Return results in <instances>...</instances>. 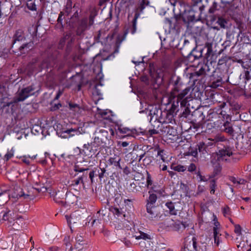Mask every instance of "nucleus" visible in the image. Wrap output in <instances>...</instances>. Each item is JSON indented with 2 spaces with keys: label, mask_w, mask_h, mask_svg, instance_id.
Wrapping results in <instances>:
<instances>
[{
  "label": "nucleus",
  "mask_w": 251,
  "mask_h": 251,
  "mask_svg": "<svg viewBox=\"0 0 251 251\" xmlns=\"http://www.w3.org/2000/svg\"><path fill=\"white\" fill-rule=\"evenodd\" d=\"M37 31V27L36 25H32L29 26L28 28V32L30 34V37H28V35H26L22 29H19L17 30L14 36V39L13 44L17 45V41H25L27 39L30 40L31 37L33 39L34 37L36 36Z\"/></svg>",
  "instance_id": "nucleus-1"
},
{
  "label": "nucleus",
  "mask_w": 251,
  "mask_h": 251,
  "mask_svg": "<svg viewBox=\"0 0 251 251\" xmlns=\"http://www.w3.org/2000/svg\"><path fill=\"white\" fill-rule=\"evenodd\" d=\"M55 65V61L52 58H47L43 61L40 65L41 70L50 69L49 73L46 75V80L48 82L51 83L53 81L55 75L52 72V68Z\"/></svg>",
  "instance_id": "nucleus-2"
},
{
  "label": "nucleus",
  "mask_w": 251,
  "mask_h": 251,
  "mask_svg": "<svg viewBox=\"0 0 251 251\" xmlns=\"http://www.w3.org/2000/svg\"><path fill=\"white\" fill-rule=\"evenodd\" d=\"M33 48V42L32 39H30L29 42L23 44L20 46L13 44L11 50L16 55L19 56L28 52Z\"/></svg>",
  "instance_id": "nucleus-3"
},
{
  "label": "nucleus",
  "mask_w": 251,
  "mask_h": 251,
  "mask_svg": "<svg viewBox=\"0 0 251 251\" xmlns=\"http://www.w3.org/2000/svg\"><path fill=\"white\" fill-rule=\"evenodd\" d=\"M35 87L31 85L19 90L14 98V101L15 102L23 101L28 97L35 94Z\"/></svg>",
  "instance_id": "nucleus-4"
},
{
  "label": "nucleus",
  "mask_w": 251,
  "mask_h": 251,
  "mask_svg": "<svg viewBox=\"0 0 251 251\" xmlns=\"http://www.w3.org/2000/svg\"><path fill=\"white\" fill-rule=\"evenodd\" d=\"M147 212V217L151 220H158L161 217L160 215L158 207L154 205H151L150 204H146Z\"/></svg>",
  "instance_id": "nucleus-5"
},
{
  "label": "nucleus",
  "mask_w": 251,
  "mask_h": 251,
  "mask_svg": "<svg viewBox=\"0 0 251 251\" xmlns=\"http://www.w3.org/2000/svg\"><path fill=\"white\" fill-rule=\"evenodd\" d=\"M200 13L196 12L193 9H191L188 11H185L182 16V20L185 23L198 21L200 19Z\"/></svg>",
  "instance_id": "nucleus-6"
},
{
  "label": "nucleus",
  "mask_w": 251,
  "mask_h": 251,
  "mask_svg": "<svg viewBox=\"0 0 251 251\" xmlns=\"http://www.w3.org/2000/svg\"><path fill=\"white\" fill-rule=\"evenodd\" d=\"M232 149L229 147H225L224 149L220 150L217 153L218 158L221 160H226V158H225L226 156H230L232 155Z\"/></svg>",
  "instance_id": "nucleus-7"
},
{
  "label": "nucleus",
  "mask_w": 251,
  "mask_h": 251,
  "mask_svg": "<svg viewBox=\"0 0 251 251\" xmlns=\"http://www.w3.org/2000/svg\"><path fill=\"white\" fill-rule=\"evenodd\" d=\"M207 66L206 64L203 65L199 71L191 73L190 78L194 81L198 80V77L201 76H204L206 75V70Z\"/></svg>",
  "instance_id": "nucleus-8"
},
{
  "label": "nucleus",
  "mask_w": 251,
  "mask_h": 251,
  "mask_svg": "<svg viewBox=\"0 0 251 251\" xmlns=\"http://www.w3.org/2000/svg\"><path fill=\"white\" fill-rule=\"evenodd\" d=\"M65 218L67 221L68 224H69L71 230L73 231L72 227L71 226L72 223L75 224L79 222L81 220V217L77 212H75L72 214L70 216L68 215L65 216Z\"/></svg>",
  "instance_id": "nucleus-9"
},
{
  "label": "nucleus",
  "mask_w": 251,
  "mask_h": 251,
  "mask_svg": "<svg viewBox=\"0 0 251 251\" xmlns=\"http://www.w3.org/2000/svg\"><path fill=\"white\" fill-rule=\"evenodd\" d=\"M88 21L87 19H82L79 23L76 31V34L77 36H83L84 34V31L88 29Z\"/></svg>",
  "instance_id": "nucleus-10"
},
{
  "label": "nucleus",
  "mask_w": 251,
  "mask_h": 251,
  "mask_svg": "<svg viewBox=\"0 0 251 251\" xmlns=\"http://www.w3.org/2000/svg\"><path fill=\"white\" fill-rule=\"evenodd\" d=\"M75 249H77V251H82L84 247L87 245L83 236L80 234H77L75 238Z\"/></svg>",
  "instance_id": "nucleus-11"
},
{
  "label": "nucleus",
  "mask_w": 251,
  "mask_h": 251,
  "mask_svg": "<svg viewBox=\"0 0 251 251\" xmlns=\"http://www.w3.org/2000/svg\"><path fill=\"white\" fill-rule=\"evenodd\" d=\"M189 91H190V88L189 87H187V88L184 89L182 91H181L179 93H178V92L175 91V90H174L172 92L171 95H172V97H173L174 98H176V100L179 102V101L181 100H182L186 98L185 96L188 94V93L189 92Z\"/></svg>",
  "instance_id": "nucleus-12"
},
{
  "label": "nucleus",
  "mask_w": 251,
  "mask_h": 251,
  "mask_svg": "<svg viewBox=\"0 0 251 251\" xmlns=\"http://www.w3.org/2000/svg\"><path fill=\"white\" fill-rule=\"evenodd\" d=\"M192 116L195 117V120L198 121L202 124L205 118L202 108H199L196 109L192 113Z\"/></svg>",
  "instance_id": "nucleus-13"
},
{
  "label": "nucleus",
  "mask_w": 251,
  "mask_h": 251,
  "mask_svg": "<svg viewBox=\"0 0 251 251\" xmlns=\"http://www.w3.org/2000/svg\"><path fill=\"white\" fill-rule=\"evenodd\" d=\"M196 147L200 152V157L205 158V155L208 154V145L203 142H201Z\"/></svg>",
  "instance_id": "nucleus-14"
},
{
  "label": "nucleus",
  "mask_w": 251,
  "mask_h": 251,
  "mask_svg": "<svg viewBox=\"0 0 251 251\" xmlns=\"http://www.w3.org/2000/svg\"><path fill=\"white\" fill-rule=\"evenodd\" d=\"M10 10V5L8 3H1L0 2V16H7Z\"/></svg>",
  "instance_id": "nucleus-15"
},
{
  "label": "nucleus",
  "mask_w": 251,
  "mask_h": 251,
  "mask_svg": "<svg viewBox=\"0 0 251 251\" xmlns=\"http://www.w3.org/2000/svg\"><path fill=\"white\" fill-rule=\"evenodd\" d=\"M226 103L225 102L221 103L218 106V107H219V109L220 110L219 113H218V111H216V112L213 111L212 112L210 113L209 114V119L210 118L211 115L212 116V117L213 118L214 117H216L218 116V114H220V115H222L223 117L224 118L225 116H226V112L225 111L221 110L223 108H225V106H226Z\"/></svg>",
  "instance_id": "nucleus-16"
},
{
  "label": "nucleus",
  "mask_w": 251,
  "mask_h": 251,
  "mask_svg": "<svg viewBox=\"0 0 251 251\" xmlns=\"http://www.w3.org/2000/svg\"><path fill=\"white\" fill-rule=\"evenodd\" d=\"M188 226L186 223L180 222L179 221L175 222L173 224L172 229L175 231H179L182 229H185Z\"/></svg>",
  "instance_id": "nucleus-17"
},
{
  "label": "nucleus",
  "mask_w": 251,
  "mask_h": 251,
  "mask_svg": "<svg viewBox=\"0 0 251 251\" xmlns=\"http://www.w3.org/2000/svg\"><path fill=\"white\" fill-rule=\"evenodd\" d=\"M121 158L119 156H115L114 157H110L108 160V163L111 165H113L119 169H122V168L120 165V161Z\"/></svg>",
  "instance_id": "nucleus-18"
},
{
  "label": "nucleus",
  "mask_w": 251,
  "mask_h": 251,
  "mask_svg": "<svg viewBox=\"0 0 251 251\" xmlns=\"http://www.w3.org/2000/svg\"><path fill=\"white\" fill-rule=\"evenodd\" d=\"M9 191H4L0 193V205H4L9 199Z\"/></svg>",
  "instance_id": "nucleus-19"
},
{
  "label": "nucleus",
  "mask_w": 251,
  "mask_h": 251,
  "mask_svg": "<svg viewBox=\"0 0 251 251\" xmlns=\"http://www.w3.org/2000/svg\"><path fill=\"white\" fill-rule=\"evenodd\" d=\"M101 139H100L99 137H95L94 141L90 143V145L91 146V150L97 151V148L100 146L102 141Z\"/></svg>",
  "instance_id": "nucleus-20"
},
{
  "label": "nucleus",
  "mask_w": 251,
  "mask_h": 251,
  "mask_svg": "<svg viewBox=\"0 0 251 251\" xmlns=\"http://www.w3.org/2000/svg\"><path fill=\"white\" fill-rule=\"evenodd\" d=\"M223 126L224 128L223 129V130L225 132L227 133L230 135H233L234 130L232 128V125L230 124V123L228 122H226V123H224Z\"/></svg>",
  "instance_id": "nucleus-21"
},
{
  "label": "nucleus",
  "mask_w": 251,
  "mask_h": 251,
  "mask_svg": "<svg viewBox=\"0 0 251 251\" xmlns=\"http://www.w3.org/2000/svg\"><path fill=\"white\" fill-rule=\"evenodd\" d=\"M63 133H67L69 135V137L75 136L81 134L79 130V128H69L65 130Z\"/></svg>",
  "instance_id": "nucleus-22"
},
{
  "label": "nucleus",
  "mask_w": 251,
  "mask_h": 251,
  "mask_svg": "<svg viewBox=\"0 0 251 251\" xmlns=\"http://www.w3.org/2000/svg\"><path fill=\"white\" fill-rule=\"evenodd\" d=\"M76 200V197L71 192L66 193L65 194V203L68 204L73 203Z\"/></svg>",
  "instance_id": "nucleus-23"
},
{
  "label": "nucleus",
  "mask_w": 251,
  "mask_h": 251,
  "mask_svg": "<svg viewBox=\"0 0 251 251\" xmlns=\"http://www.w3.org/2000/svg\"><path fill=\"white\" fill-rule=\"evenodd\" d=\"M98 12V10L95 7L91 9L89 17V26H91L93 24L94 18L97 15Z\"/></svg>",
  "instance_id": "nucleus-24"
},
{
  "label": "nucleus",
  "mask_w": 251,
  "mask_h": 251,
  "mask_svg": "<svg viewBox=\"0 0 251 251\" xmlns=\"http://www.w3.org/2000/svg\"><path fill=\"white\" fill-rule=\"evenodd\" d=\"M130 190L133 192L136 193L140 192L141 190V186L140 183L133 182L131 183L129 187Z\"/></svg>",
  "instance_id": "nucleus-25"
},
{
  "label": "nucleus",
  "mask_w": 251,
  "mask_h": 251,
  "mask_svg": "<svg viewBox=\"0 0 251 251\" xmlns=\"http://www.w3.org/2000/svg\"><path fill=\"white\" fill-rule=\"evenodd\" d=\"M149 193L150 194V196L147 200V204H150L151 205H154L157 200L156 195L152 193L151 191H149Z\"/></svg>",
  "instance_id": "nucleus-26"
},
{
  "label": "nucleus",
  "mask_w": 251,
  "mask_h": 251,
  "mask_svg": "<svg viewBox=\"0 0 251 251\" xmlns=\"http://www.w3.org/2000/svg\"><path fill=\"white\" fill-rule=\"evenodd\" d=\"M69 105L70 109L74 110L77 113H81L83 111V109L77 104L70 103Z\"/></svg>",
  "instance_id": "nucleus-27"
},
{
  "label": "nucleus",
  "mask_w": 251,
  "mask_h": 251,
  "mask_svg": "<svg viewBox=\"0 0 251 251\" xmlns=\"http://www.w3.org/2000/svg\"><path fill=\"white\" fill-rule=\"evenodd\" d=\"M166 205L169 208L171 214L174 215L177 214V210L175 209L174 203L172 202H168L166 203Z\"/></svg>",
  "instance_id": "nucleus-28"
},
{
  "label": "nucleus",
  "mask_w": 251,
  "mask_h": 251,
  "mask_svg": "<svg viewBox=\"0 0 251 251\" xmlns=\"http://www.w3.org/2000/svg\"><path fill=\"white\" fill-rule=\"evenodd\" d=\"M74 14L71 16L69 22L74 23L76 22L78 18V13L77 7L74 6L73 12Z\"/></svg>",
  "instance_id": "nucleus-29"
},
{
  "label": "nucleus",
  "mask_w": 251,
  "mask_h": 251,
  "mask_svg": "<svg viewBox=\"0 0 251 251\" xmlns=\"http://www.w3.org/2000/svg\"><path fill=\"white\" fill-rule=\"evenodd\" d=\"M74 6L72 7V2L70 0H68L66 7L64 9V13L67 15L73 12Z\"/></svg>",
  "instance_id": "nucleus-30"
},
{
  "label": "nucleus",
  "mask_w": 251,
  "mask_h": 251,
  "mask_svg": "<svg viewBox=\"0 0 251 251\" xmlns=\"http://www.w3.org/2000/svg\"><path fill=\"white\" fill-rule=\"evenodd\" d=\"M208 140L213 141L214 143H218L219 142H224L226 140V139L224 136L217 135L213 138H209Z\"/></svg>",
  "instance_id": "nucleus-31"
},
{
  "label": "nucleus",
  "mask_w": 251,
  "mask_h": 251,
  "mask_svg": "<svg viewBox=\"0 0 251 251\" xmlns=\"http://www.w3.org/2000/svg\"><path fill=\"white\" fill-rule=\"evenodd\" d=\"M20 197H23L24 199L31 200L34 198V196L30 192H28L27 194H25L23 192H21L20 194H18Z\"/></svg>",
  "instance_id": "nucleus-32"
},
{
  "label": "nucleus",
  "mask_w": 251,
  "mask_h": 251,
  "mask_svg": "<svg viewBox=\"0 0 251 251\" xmlns=\"http://www.w3.org/2000/svg\"><path fill=\"white\" fill-rule=\"evenodd\" d=\"M189 239H191L192 241V245L193 246V249L195 250H197V238L194 236H188L185 238V242L187 243Z\"/></svg>",
  "instance_id": "nucleus-33"
},
{
  "label": "nucleus",
  "mask_w": 251,
  "mask_h": 251,
  "mask_svg": "<svg viewBox=\"0 0 251 251\" xmlns=\"http://www.w3.org/2000/svg\"><path fill=\"white\" fill-rule=\"evenodd\" d=\"M16 220L19 222L18 221L14 222L12 225V227L13 229L18 230L21 226L20 225H23V221L21 217L16 218Z\"/></svg>",
  "instance_id": "nucleus-34"
},
{
  "label": "nucleus",
  "mask_w": 251,
  "mask_h": 251,
  "mask_svg": "<svg viewBox=\"0 0 251 251\" xmlns=\"http://www.w3.org/2000/svg\"><path fill=\"white\" fill-rule=\"evenodd\" d=\"M174 223V220L171 218H167L163 223V225L165 228H171L172 229L173 224Z\"/></svg>",
  "instance_id": "nucleus-35"
},
{
  "label": "nucleus",
  "mask_w": 251,
  "mask_h": 251,
  "mask_svg": "<svg viewBox=\"0 0 251 251\" xmlns=\"http://www.w3.org/2000/svg\"><path fill=\"white\" fill-rule=\"evenodd\" d=\"M173 79H174V85L175 87L174 89L175 91L179 92L178 86L180 85V78L179 76H174Z\"/></svg>",
  "instance_id": "nucleus-36"
},
{
  "label": "nucleus",
  "mask_w": 251,
  "mask_h": 251,
  "mask_svg": "<svg viewBox=\"0 0 251 251\" xmlns=\"http://www.w3.org/2000/svg\"><path fill=\"white\" fill-rule=\"evenodd\" d=\"M148 109L150 110V115L151 116L157 115L158 113L160 111L156 106H153L152 105L149 106Z\"/></svg>",
  "instance_id": "nucleus-37"
},
{
  "label": "nucleus",
  "mask_w": 251,
  "mask_h": 251,
  "mask_svg": "<svg viewBox=\"0 0 251 251\" xmlns=\"http://www.w3.org/2000/svg\"><path fill=\"white\" fill-rule=\"evenodd\" d=\"M171 169L173 170L180 172H184L186 169V167L182 165H173L171 166Z\"/></svg>",
  "instance_id": "nucleus-38"
},
{
  "label": "nucleus",
  "mask_w": 251,
  "mask_h": 251,
  "mask_svg": "<svg viewBox=\"0 0 251 251\" xmlns=\"http://www.w3.org/2000/svg\"><path fill=\"white\" fill-rule=\"evenodd\" d=\"M219 231L218 227H213V235L214 238L215 243L216 244L217 246H218L219 244V240H218L217 241V238L218 236H219Z\"/></svg>",
  "instance_id": "nucleus-39"
},
{
  "label": "nucleus",
  "mask_w": 251,
  "mask_h": 251,
  "mask_svg": "<svg viewBox=\"0 0 251 251\" xmlns=\"http://www.w3.org/2000/svg\"><path fill=\"white\" fill-rule=\"evenodd\" d=\"M218 10V3L216 1H213L212 5L209 9L208 12L210 14L214 13L216 10Z\"/></svg>",
  "instance_id": "nucleus-40"
},
{
  "label": "nucleus",
  "mask_w": 251,
  "mask_h": 251,
  "mask_svg": "<svg viewBox=\"0 0 251 251\" xmlns=\"http://www.w3.org/2000/svg\"><path fill=\"white\" fill-rule=\"evenodd\" d=\"M189 153L192 156L197 157L198 155V149L197 147L196 148H191L189 149Z\"/></svg>",
  "instance_id": "nucleus-41"
},
{
  "label": "nucleus",
  "mask_w": 251,
  "mask_h": 251,
  "mask_svg": "<svg viewBox=\"0 0 251 251\" xmlns=\"http://www.w3.org/2000/svg\"><path fill=\"white\" fill-rule=\"evenodd\" d=\"M205 47L207 48V55H210L212 53V43L207 42L205 43Z\"/></svg>",
  "instance_id": "nucleus-42"
},
{
  "label": "nucleus",
  "mask_w": 251,
  "mask_h": 251,
  "mask_svg": "<svg viewBox=\"0 0 251 251\" xmlns=\"http://www.w3.org/2000/svg\"><path fill=\"white\" fill-rule=\"evenodd\" d=\"M110 211L115 215H117L118 216L122 214V212L121 210L118 209L117 207H112L110 208Z\"/></svg>",
  "instance_id": "nucleus-43"
},
{
  "label": "nucleus",
  "mask_w": 251,
  "mask_h": 251,
  "mask_svg": "<svg viewBox=\"0 0 251 251\" xmlns=\"http://www.w3.org/2000/svg\"><path fill=\"white\" fill-rule=\"evenodd\" d=\"M150 190L152 193L155 192L157 194H160L161 193V190L159 189V187L157 185H153L150 188Z\"/></svg>",
  "instance_id": "nucleus-44"
},
{
  "label": "nucleus",
  "mask_w": 251,
  "mask_h": 251,
  "mask_svg": "<svg viewBox=\"0 0 251 251\" xmlns=\"http://www.w3.org/2000/svg\"><path fill=\"white\" fill-rule=\"evenodd\" d=\"M136 23L137 22L132 21V24L131 27L128 29V31L131 34H134L136 31Z\"/></svg>",
  "instance_id": "nucleus-45"
},
{
  "label": "nucleus",
  "mask_w": 251,
  "mask_h": 251,
  "mask_svg": "<svg viewBox=\"0 0 251 251\" xmlns=\"http://www.w3.org/2000/svg\"><path fill=\"white\" fill-rule=\"evenodd\" d=\"M152 161V157L151 156H146L145 158H144L143 159V162L144 165H149L151 164Z\"/></svg>",
  "instance_id": "nucleus-46"
},
{
  "label": "nucleus",
  "mask_w": 251,
  "mask_h": 251,
  "mask_svg": "<svg viewBox=\"0 0 251 251\" xmlns=\"http://www.w3.org/2000/svg\"><path fill=\"white\" fill-rule=\"evenodd\" d=\"M157 155L160 157L163 162L166 161L167 157L165 156V154L164 153V151L163 150H158Z\"/></svg>",
  "instance_id": "nucleus-47"
},
{
  "label": "nucleus",
  "mask_w": 251,
  "mask_h": 251,
  "mask_svg": "<svg viewBox=\"0 0 251 251\" xmlns=\"http://www.w3.org/2000/svg\"><path fill=\"white\" fill-rule=\"evenodd\" d=\"M216 187V182L215 180L212 179L210 181V193L214 194L215 192V188Z\"/></svg>",
  "instance_id": "nucleus-48"
},
{
  "label": "nucleus",
  "mask_w": 251,
  "mask_h": 251,
  "mask_svg": "<svg viewBox=\"0 0 251 251\" xmlns=\"http://www.w3.org/2000/svg\"><path fill=\"white\" fill-rule=\"evenodd\" d=\"M83 176H85L86 177H87V175H84V174H83L82 176H79L77 179L74 180L75 184V185H78L80 183H81L84 184V182H83Z\"/></svg>",
  "instance_id": "nucleus-49"
},
{
  "label": "nucleus",
  "mask_w": 251,
  "mask_h": 251,
  "mask_svg": "<svg viewBox=\"0 0 251 251\" xmlns=\"http://www.w3.org/2000/svg\"><path fill=\"white\" fill-rule=\"evenodd\" d=\"M175 101H175L174 102V103L172 105V107L171 108V111L173 113L175 112V111L177 109L178 106L179 102H178L176 100Z\"/></svg>",
  "instance_id": "nucleus-50"
},
{
  "label": "nucleus",
  "mask_w": 251,
  "mask_h": 251,
  "mask_svg": "<svg viewBox=\"0 0 251 251\" xmlns=\"http://www.w3.org/2000/svg\"><path fill=\"white\" fill-rule=\"evenodd\" d=\"M119 130L121 133H126L127 135H129L131 133L130 130L126 127L119 128Z\"/></svg>",
  "instance_id": "nucleus-51"
},
{
  "label": "nucleus",
  "mask_w": 251,
  "mask_h": 251,
  "mask_svg": "<svg viewBox=\"0 0 251 251\" xmlns=\"http://www.w3.org/2000/svg\"><path fill=\"white\" fill-rule=\"evenodd\" d=\"M234 232L238 235L241 234V227L239 225H234Z\"/></svg>",
  "instance_id": "nucleus-52"
},
{
  "label": "nucleus",
  "mask_w": 251,
  "mask_h": 251,
  "mask_svg": "<svg viewBox=\"0 0 251 251\" xmlns=\"http://www.w3.org/2000/svg\"><path fill=\"white\" fill-rule=\"evenodd\" d=\"M140 80L142 82L145 83L147 85L149 84L150 82H149V77L146 75L141 76L140 77Z\"/></svg>",
  "instance_id": "nucleus-53"
},
{
  "label": "nucleus",
  "mask_w": 251,
  "mask_h": 251,
  "mask_svg": "<svg viewBox=\"0 0 251 251\" xmlns=\"http://www.w3.org/2000/svg\"><path fill=\"white\" fill-rule=\"evenodd\" d=\"M223 213L225 217H227V216L230 214V209L228 206H226L223 209Z\"/></svg>",
  "instance_id": "nucleus-54"
},
{
  "label": "nucleus",
  "mask_w": 251,
  "mask_h": 251,
  "mask_svg": "<svg viewBox=\"0 0 251 251\" xmlns=\"http://www.w3.org/2000/svg\"><path fill=\"white\" fill-rule=\"evenodd\" d=\"M13 156V151H8L4 157V159L6 161H8L9 159H10Z\"/></svg>",
  "instance_id": "nucleus-55"
},
{
  "label": "nucleus",
  "mask_w": 251,
  "mask_h": 251,
  "mask_svg": "<svg viewBox=\"0 0 251 251\" xmlns=\"http://www.w3.org/2000/svg\"><path fill=\"white\" fill-rule=\"evenodd\" d=\"M147 187L149 189L151 188L152 186V181L151 180V177L150 175H148L147 178Z\"/></svg>",
  "instance_id": "nucleus-56"
},
{
  "label": "nucleus",
  "mask_w": 251,
  "mask_h": 251,
  "mask_svg": "<svg viewBox=\"0 0 251 251\" xmlns=\"http://www.w3.org/2000/svg\"><path fill=\"white\" fill-rule=\"evenodd\" d=\"M217 22L221 27L225 28V24L226 23V22L225 20L222 18H219Z\"/></svg>",
  "instance_id": "nucleus-57"
},
{
  "label": "nucleus",
  "mask_w": 251,
  "mask_h": 251,
  "mask_svg": "<svg viewBox=\"0 0 251 251\" xmlns=\"http://www.w3.org/2000/svg\"><path fill=\"white\" fill-rule=\"evenodd\" d=\"M110 0H100L99 5L100 6H103V9L105 8L106 5L109 1Z\"/></svg>",
  "instance_id": "nucleus-58"
},
{
  "label": "nucleus",
  "mask_w": 251,
  "mask_h": 251,
  "mask_svg": "<svg viewBox=\"0 0 251 251\" xmlns=\"http://www.w3.org/2000/svg\"><path fill=\"white\" fill-rule=\"evenodd\" d=\"M149 235L147 234H146L145 233H141L140 235L137 237L136 239H149Z\"/></svg>",
  "instance_id": "nucleus-59"
},
{
  "label": "nucleus",
  "mask_w": 251,
  "mask_h": 251,
  "mask_svg": "<svg viewBox=\"0 0 251 251\" xmlns=\"http://www.w3.org/2000/svg\"><path fill=\"white\" fill-rule=\"evenodd\" d=\"M196 169V166L194 163H191L188 167V171L192 172L195 171Z\"/></svg>",
  "instance_id": "nucleus-60"
},
{
  "label": "nucleus",
  "mask_w": 251,
  "mask_h": 251,
  "mask_svg": "<svg viewBox=\"0 0 251 251\" xmlns=\"http://www.w3.org/2000/svg\"><path fill=\"white\" fill-rule=\"evenodd\" d=\"M149 3V1H146V0H142L140 4V8L141 9V11H142L144 8H145V5L148 4Z\"/></svg>",
  "instance_id": "nucleus-61"
},
{
  "label": "nucleus",
  "mask_w": 251,
  "mask_h": 251,
  "mask_svg": "<svg viewBox=\"0 0 251 251\" xmlns=\"http://www.w3.org/2000/svg\"><path fill=\"white\" fill-rule=\"evenodd\" d=\"M188 102V98L186 97L185 99L181 100L179 102H180V105L181 107H185L186 105V104Z\"/></svg>",
  "instance_id": "nucleus-62"
},
{
  "label": "nucleus",
  "mask_w": 251,
  "mask_h": 251,
  "mask_svg": "<svg viewBox=\"0 0 251 251\" xmlns=\"http://www.w3.org/2000/svg\"><path fill=\"white\" fill-rule=\"evenodd\" d=\"M190 112V110L188 107L185 108L184 111L182 113V116L185 118H187V116L189 115Z\"/></svg>",
  "instance_id": "nucleus-63"
},
{
  "label": "nucleus",
  "mask_w": 251,
  "mask_h": 251,
  "mask_svg": "<svg viewBox=\"0 0 251 251\" xmlns=\"http://www.w3.org/2000/svg\"><path fill=\"white\" fill-rule=\"evenodd\" d=\"M251 78V76L250 75V71L247 70L245 71V79L246 81H248L250 80Z\"/></svg>",
  "instance_id": "nucleus-64"
}]
</instances>
